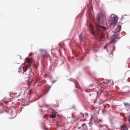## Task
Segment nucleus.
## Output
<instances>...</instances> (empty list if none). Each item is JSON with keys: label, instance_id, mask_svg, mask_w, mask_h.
<instances>
[{"label": "nucleus", "instance_id": "27", "mask_svg": "<svg viewBox=\"0 0 130 130\" xmlns=\"http://www.w3.org/2000/svg\"><path fill=\"white\" fill-rule=\"evenodd\" d=\"M47 93V91H46V92H45V94H46Z\"/></svg>", "mask_w": 130, "mask_h": 130}, {"label": "nucleus", "instance_id": "21", "mask_svg": "<svg viewBox=\"0 0 130 130\" xmlns=\"http://www.w3.org/2000/svg\"><path fill=\"white\" fill-rule=\"evenodd\" d=\"M47 115H45V116H44V117H43V118H45L47 116Z\"/></svg>", "mask_w": 130, "mask_h": 130}, {"label": "nucleus", "instance_id": "23", "mask_svg": "<svg viewBox=\"0 0 130 130\" xmlns=\"http://www.w3.org/2000/svg\"><path fill=\"white\" fill-rule=\"evenodd\" d=\"M43 50H42V49H41L40 50V51H43Z\"/></svg>", "mask_w": 130, "mask_h": 130}, {"label": "nucleus", "instance_id": "8", "mask_svg": "<svg viewBox=\"0 0 130 130\" xmlns=\"http://www.w3.org/2000/svg\"><path fill=\"white\" fill-rule=\"evenodd\" d=\"M112 22L115 23H116L117 22V21L118 20V18L116 16L113 17H112Z\"/></svg>", "mask_w": 130, "mask_h": 130}, {"label": "nucleus", "instance_id": "28", "mask_svg": "<svg viewBox=\"0 0 130 130\" xmlns=\"http://www.w3.org/2000/svg\"><path fill=\"white\" fill-rule=\"evenodd\" d=\"M115 48V46H113V48Z\"/></svg>", "mask_w": 130, "mask_h": 130}, {"label": "nucleus", "instance_id": "14", "mask_svg": "<svg viewBox=\"0 0 130 130\" xmlns=\"http://www.w3.org/2000/svg\"><path fill=\"white\" fill-rule=\"evenodd\" d=\"M102 93V92L101 91H100L99 92L97 93V97H99L101 94Z\"/></svg>", "mask_w": 130, "mask_h": 130}, {"label": "nucleus", "instance_id": "4", "mask_svg": "<svg viewBox=\"0 0 130 130\" xmlns=\"http://www.w3.org/2000/svg\"><path fill=\"white\" fill-rule=\"evenodd\" d=\"M111 45L110 43L107 44L104 46V48L106 49V50L108 52H109L110 51L111 52L112 51V50H111Z\"/></svg>", "mask_w": 130, "mask_h": 130}, {"label": "nucleus", "instance_id": "16", "mask_svg": "<svg viewBox=\"0 0 130 130\" xmlns=\"http://www.w3.org/2000/svg\"><path fill=\"white\" fill-rule=\"evenodd\" d=\"M42 128L45 130H48V128L45 125H44Z\"/></svg>", "mask_w": 130, "mask_h": 130}, {"label": "nucleus", "instance_id": "17", "mask_svg": "<svg viewBox=\"0 0 130 130\" xmlns=\"http://www.w3.org/2000/svg\"><path fill=\"white\" fill-rule=\"evenodd\" d=\"M33 91V90L32 89H31L30 90L29 92L28 93V94H29V95H30L32 93Z\"/></svg>", "mask_w": 130, "mask_h": 130}, {"label": "nucleus", "instance_id": "9", "mask_svg": "<svg viewBox=\"0 0 130 130\" xmlns=\"http://www.w3.org/2000/svg\"><path fill=\"white\" fill-rule=\"evenodd\" d=\"M26 60L27 62L29 63V64H28L27 65H29V64H30V66L31 63L32 62V61L30 59L28 58H26Z\"/></svg>", "mask_w": 130, "mask_h": 130}, {"label": "nucleus", "instance_id": "33", "mask_svg": "<svg viewBox=\"0 0 130 130\" xmlns=\"http://www.w3.org/2000/svg\"><path fill=\"white\" fill-rule=\"evenodd\" d=\"M57 125H58V123H57Z\"/></svg>", "mask_w": 130, "mask_h": 130}, {"label": "nucleus", "instance_id": "32", "mask_svg": "<svg viewBox=\"0 0 130 130\" xmlns=\"http://www.w3.org/2000/svg\"><path fill=\"white\" fill-rule=\"evenodd\" d=\"M105 106H104V108H105Z\"/></svg>", "mask_w": 130, "mask_h": 130}, {"label": "nucleus", "instance_id": "11", "mask_svg": "<svg viewBox=\"0 0 130 130\" xmlns=\"http://www.w3.org/2000/svg\"><path fill=\"white\" fill-rule=\"evenodd\" d=\"M56 117V115L55 114L52 113L50 116V117L51 118H55Z\"/></svg>", "mask_w": 130, "mask_h": 130}, {"label": "nucleus", "instance_id": "1", "mask_svg": "<svg viewBox=\"0 0 130 130\" xmlns=\"http://www.w3.org/2000/svg\"><path fill=\"white\" fill-rule=\"evenodd\" d=\"M96 25L98 28L95 32L93 29L92 26L90 25V28L91 30V32L92 34L95 36L96 35L99 36L101 38H102L103 36V32L105 30L106 28L104 27L100 26L99 24H97Z\"/></svg>", "mask_w": 130, "mask_h": 130}, {"label": "nucleus", "instance_id": "6", "mask_svg": "<svg viewBox=\"0 0 130 130\" xmlns=\"http://www.w3.org/2000/svg\"><path fill=\"white\" fill-rule=\"evenodd\" d=\"M82 129L81 130H87V127L85 123L81 124Z\"/></svg>", "mask_w": 130, "mask_h": 130}, {"label": "nucleus", "instance_id": "29", "mask_svg": "<svg viewBox=\"0 0 130 130\" xmlns=\"http://www.w3.org/2000/svg\"><path fill=\"white\" fill-rule=\"evenodd\" d=\"M129 107V108H130V106H129V107Z\"/></svg>", "mask_w": 130, "mask_h": 130}, {"label": "nucleus", "instance_id": "22", "mask_svg": "<svg viewBox=\"0 0 130 130\" xmlns=\"http://www.w3.org/2000/svg\"><path fill=\"white\" fill-rule=\"evenodd\" d=\"M128 120L129 122V123H130V119H129Z\"/></svg>", "mask_w": 130, "mask_h": 130}, {"label": "nucleus", "instance_id": "19", "mask_svg": "<svg viewBox=\"0 0 130 130\" xmlns=\"http://www.w3.org/2000/svg\"><path fill=\"white\" fill-rule=\"evenodd\" d=\"M98 121L101 122L102 121V120L101 119H99L98 120Z\"/></svg>", "mask_w": 130, "mask_h": 130}, {"label": "nucleus", "instance_id": "20", "mask_svg": "<svg viewBox=\"0 0 130 130\" xmlns=\"http://www.w3.org/2000/svg\"><path fill=\"white\" fill-rule=\"evenodd\" d=\"M91 125H92V124L91 123H89V126H91Z\"/></svg>", "mask_w": 130, "mask_h": 130}, {"label": "nucleus", "instance_id": "24", "mask_svg": "<svg viewBox=\"0 0 130 130\" xmlns=\"http://www.w3.org/2000/svg\"><path fill=\"white\" fill-rule=\"evenodd\" d=\"M113 84V82H112V83L111 84V85H112Z\"/></svg>", "mask_w": 130, "mask_h": 130}, {"label": "nucleus", "instance_id": "25", "mask_svg": "<svg viewBox=\"0 0 130 130\" xmlns=\"http://www.w3.org/2000/svg\"><path fill=\"white\" fill-rule=\"evenodd\" d=\"M85 114L87 116H88V114L87 113H85Z\"/></svg>", "mask_w": 130, "mask_h": 130}, {"label": "nucleus", "instance_id": "7", "mask_svg": "<svg viewBox=\"0 0 130 130\" xmlns=\"http://www.w3.org/2000/svg\"><path fill=\"white\" fill-rule=\"evenodd\" d=\"M120 128L122 130H128L127 126L125 125H122L120 126Z\"/></svg>", "mask_w": 130, "mask_h": 130}, {"label": "nucleus", "instance_id": "13", "mask_svg": "<svg viewBox=\"0 0 130 130\" xmlns=\"http://www.w3.org/2000/svg\"><path fill=\"white\" fill-rule=\"evenodd\" d=\"M124 104L125 106L127 107H128L130 106V104L128 103H124Z\"/></svg>", "mask_w": 130, "mask_h": 130}, {"label": "nucleus", "instance_id": "18", "mask_svg": "<svg viewBox=\"0 0 130 130\" xmlns=\"http://www.w3.org/2000/svg\"><path fill=\"white\" fill-rule=\"evenodd\" d=\"M80 115H82V116L83 118L84 117V115L83 113H80Z\"/></svg>", "mask_w": 130, "mask_h": 130}, {"label": "nucleus", "instance_id": "31", "mask_svg": "<svg viewBox=\"0 0 130 130\" xmlns=\"http://www.w3.org/2000/svg\"><path fill=\"white\" fill-rule=\"evenodd\" d=\"M91 0H90L89 1H90H90H91Z\"/></svg>", "mask_w": 130, "mask_h": 130}, {"label": "nucleus", "instance_id": "2", "mask_svg": "<svg viewBox=\"0 0 130 130\" xmlns=\"http://www.w3.org/2000/svg\"><path fill=\"white\" fill-rule=\"evenodd\" d=\"M30 64L29 65H27L24 67L22 65L19 68L18 70L19 73H21L23 74L24 73V72H25L28 68H30Z\"/></svg>", "mask_w": 130, "mask_h": 130}, {"label": "nucleus", "instance_id": "5", "mask_svg": "<svg viewBox=\"0 0 130 130\" xmlns=\"http://www.w3.org/2000/svg\"><path fill=\"white\" fill-rule=\"evenodd\" d=\"M121 25L119 24L116 26V28L115 30L114 33H116L120 32L121 30Z\"/></svg>", "mask_w": 130, "mask_h": 130}, {"label": "nucleus", "instance_id": "12", "mask_svg": "<svg viewBox=\"0 0 130 130\" xmlns=\"http://www.w3.org/2000/svg\"><path fill=\"white\" fill-rule=\"evenodd\" d=\"M100 15H98L96 17V19L98 22L99 23L100 21Z\"/></svg>", "mask_w": 130, "mask_h": 130}, {"label": "nucleus", "instance_id": "3", "mask_svg": "<svg viewBox=\"0 0 130 130\" xmlns=\"http://www.w3.org/2000/svg\"><path fill=\"white\" fill-rule=\"evenodd\" d=\"M117 35L116 34H114L111 37V40L110 41L111 42H112L113 43H115L116 42V41L115 39L117 38Z\"/></svg>", "mask_w": 130, "mask_h": 130}, {"label": "nucleus", "instance_id": "30", "mask_svg": "<svg viewBox=\"0 0 130 130\" xmlns=\"http://www.w3.org/2000/svg\"><path fill=\"white\" fill-rule=\"evenodd\" d=\"M24 99H22V100H23Z\"/></svg>", "mask_w": 130, "mask_h": 130}, {"label": "nucleus", "instance_id": "15", "mask_svg": "<svg viewBox=\"0 0 130 130\" xmlns=\"http://www.w3.org/2000/svg\"><path fill=\"white\" fill-rule=\"evenodd\" d=\"M82 32L81 34L79 36V38L80 40H82L83 39L82 37Z\"/></svg>", "mask_w": 130, "mask_h": 130}, {"label": "nucleus", "instance_id": "26", "mask_svg": "<svg viewBox=\"0 0 130 130\" xmlns=\"http://www.w3.org/2000/svg\"><path fill=\"white\" fill-rule=\"evenodd\" d=\"M108 84H109V83H110V82H109V81H108Z\"/></svg>", "mask_w": 130, "mask_h": 130}, {"label": "nucleus", "instance_id": "10", "mask_svg": "<svg viewBox=\"0 0 130 130\" xmlns=\"http://www.w3.org/2000/svg\"><path fill=\"white\" fill-rule=\"evenodd\" d=\"M116 23H115L112 22L110 24V25L111 27L112 28H113L114 27H116V26L117 25H116Z\"/></svg>", "mask_w": 130, "mask_h": 130}]
</instances>
